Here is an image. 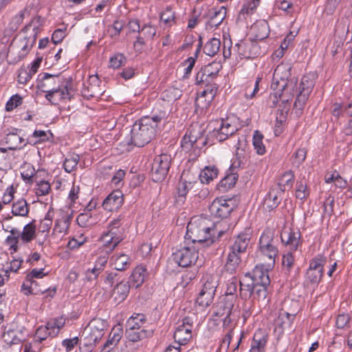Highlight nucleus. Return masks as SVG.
<instances>
[{
	"instance_id": "obj_34",
	"label": "nucleus",
	"mask_w": 352,
	"mask_h": 352,
	"mask_svg": "<svg viewBox=\"0 0 352 352\" xmlns=\"http://www.w3.org/2000/svg\"><path fill=\"white\" fill-rule=\"evenodd\" d=\"M186 173L182 174L180 181L178 184L177 194L179 197H185L188 191L197 184V177H193V180L188 179L186 177Z\"/></svg>"
},
{
	"instance_id": "obj_54",
	"label": "nucleus",
	"mask_w": 352,
	"mask_h": 352,
	"mask_svg": "<svg viewBox=\"0 0 352 352\" xmlns=\"http://www.w3.org/2000/svg\"><path fill=\"white\" fill-rule=\"evenodd\" d=\"M161 21L166 26L171 27L175 23V14L172 8L167 7L160 15Z\"/></svg>"
},
{
	"instance_id": "obj_11",
	"label": "nucleus",
	"mask_w": 352,
	"mask_h": 352,
	"mask_svg": "<svg viewBox=\"0 0 352 352\" xmlns=\"http://www.w3.org/2000/svg\"><path fill=\"white\" fill-rule=\"evenodd\" d=\"M237 207L234 198L218 197L216 198L209 206V211L212 216L225 219L230 216L232 211Z\"/></svg>"
},
{
	"instance_id": "obj_24",
	"label": "nucleus",
	"mask_w": 352,
	"mask_h": 352,
	"mask_svg": "<svg viewBox=\"0 0 352 352\" xmlns=\"http://www.w3.org/2000/svg\"><path fill=\"white\" fill-rule=\"evenodd\" d=\"M251 234L249 230L239 233L234 238L233 243L229 246L228 250L238 254L244 253L250 243Z\"/></svg>"
},
{
	"instance_id": "obj_30",
	"label": "nucleus",
	"mask_w": 352,
	"mask_h": 352,
	"mask_svg": "<svg viewBox=\"0 0 352 352\" xmlns=\"http://www.w3.org/2000/svg\"><path fill=\"white\" fill-rule=\"evenodd\" d=\"M72 216L67 214H63L60 218L57 219L52 230V236L59 237L67 234L69 229Z\"/></svg>"
},
{
	"instance_id": "obj_10",
	"label": "nucleus",
	"mask_w": 352,
	"mask_h": 352,
	"mask_svg": "<svg viewBox=\"0 0 352 352\" xmlns=\"http://www.w3.org/2000/svg\"><path fill=\"white\" fill-rule=\"evenodd\" d=\"M212 124L214 125L212 130V136L215 137L219 142L227 140L239 129L236 119L234 118L217 120Z\"/></svg>"
},
{
	"instance_id": "obj_9",
	"label": "nucleus",
	"mask_w": 352,
	"mask_h": 352,
	"mask_svg": "<svg viewBox=\"0 0 352 352\" xmlns=\"http://www.w3.org/2000/svg\"><path fill=\"white\" fill-rule=\"evenodd\" d=\"M206 143L204 136L195 129L188 130L181 140V147L186 153H191L195 157L200 153L201 148Z\"/></svg>"
},
{
	"instance_id": "obj_5",
	"label": "nucleus",
	"mask_w": 352,
	"mask_h": 352,
	"mask_svg": "<svg viewBox=\"0 0 352 352\" xmlns=\"http://www.w3.org/2000/svg\"><path fill=\"white\" fill-rule=\"evenodd\" d=\"M124 228L122 226V217L120 215L109 223L107 230L100 236V241L105 249V252L111 253L124 239Z\"/></svg>"
},
{
	"instance_id": "obj_19",
	"label": "nucleus",
	"mask_w": 352,
	"mask_h": 352,
	"mask_svg": "<svg viewBox=\"0 0 352 352\" xmlns=\"http://www.w3.org/2000/svg\"><path fill=\"white\" fill-rule=\"evenodd\" d=\"M291 69L292 67L288 63L279 64L274 69L271 88L276 89L277 85L279 84H280V85L282 87H284L287 82H292V80H288L291 76Z\"/></svg>"
},
{
	"instance_id": "obj_49",
	"label": "nucleus",
	"mask_w": 352,
	"mask_h": 352,
	"mask_svg": "<svg viewBox=\"0 0 352 352\" xmlns=\"http://www.w3.org/2000/svg\"><path fill=\"white\" fill-rule=\"evenodd\" d=\"M147 331L144 329H131L126 328V337L133 342L140 341L146 337Z\"/></svg>"
},
{
	"instance_id": "obj_26",
	"label": "nucleus",
	"mask_w": 352,
	"mask_h": 352,
	"mask_svg": "<svg viewBox=\"0 0 352 352\" xmlns=\"http://www.w3.org/2000/svg\"><path fill=\"white\" fill-rule=\"evenodd\" d=\"M109 254V253L106 252L104 254L98 256L94 263V267L86 270L85 276L87 280L91 281L97 279L99 274L104 270L107 263Z\"/></svg>"
},
{
	"instance_id": "obj_25",
	"label": "nucleus",
	"mask_w": 352,
	"mask_h": 352,
	"mask_svg": "<svg viewBox=\"0 0 352 352\" xmlns=\"http://www.w3.org/2000/svg\"><path fill=\"white\" fill-rule=\"evenodd\" d=\"M272 268H269L268 263L257 265L252 270V274L250 276L251 282L262 284L264 285H270V279L268 272Z\"/></svg>"
},
{
	"instance_id": "obj_29",
	"label": "nucleus",
	"mask_w": 352,
	"mask_h": 352,
	"mask_svg": "<svg viewBox=\"0 0 352 352\" xmlns=\"http://www.w3.org/2000/svg\"><path fill=\"white\" fill-rule=\"evenodd\" d=\"M241 255L240 254L228 250L226 262L224 265L226 272L232 275L239 271L241 264Z\"/></svg>"
},
{
	"instance_id": "obj_36",
	"label": "nucleus",
	"mask_w": 352,
	"mask_h": 352,
	"mask_svg": "<svg viewBox=\"0 0 352 352\" xmlns=\"http://www.w3.org/2000/svg\"><path fill=\"white\" fill-rule=\"evenodd\" d=\"M11 212L14 216L27 217L29 213V206L26 200L21 198L14 201Z\"/></svg>"
},
{
	"instance_id": "obj_61",
	"label": "nucleus",
	"mask_w": 352,
	"mask_h": 352,
	"mask_svg": "<svg viewBox=\"0 0 352 352\" xmlns=\"http://www.w3.org/2000/svg\"><path fill=\"white\" fill-rule=\"evenodd\" d=\"M203 67L204 68V72H206L208 76L212 80L217 76L220 69H221V65L219 62L213 61Z\"/></svg>"
},
{
	"instance_id": "obj_52",
	"label": "nucleus",
	"mask_w": 352,
	"mask_h": 352,
	"mask_svg": "<svg viewBox=\"0 0 352 352\" xmlns=\"http://www.w3.org/2000/svg\"><path fill=\"white\" fill-rule=\"evenodd\" d=\"M65 318L62 316L54 318L47 323L50 330H51L52 337L56 336L58 334L60 329L65 326Z\"/></svg>"
},
{
	"instance_id": "obj_56",
	"label": "nucleus",
	"mask_w": 352,
	"mask_h": 352,
	"mask_svg": "<svg viewBox=\"0 0 352 352\" xmlns=\"http://www.w3.org/2000/svg\"><path fill=\"white\" fill-rule=\"evenodd\" d=\"M48 336L52 337V334L51 333V330H50L48 325L46 324L45 326H41L36 329L33 342H36L38 345Z\"/></svg>"
},
{
	"instance_id": "obj_57",
	"label": "nucleus",
	"mask_w": 352,
	"mask_h": 352,
	"mask_svg": "<svg viewBox=\"0 0 352 352\" xmlns=\"http://www.w3.org/2000/svg\"><path fill=\"white\" fill-rule=\"evenodd\" d=\"M11 168V155L6 148H0V170L6 171Z\"/></svg>"
},
{
	"instance_id": "obj_41",
	"label": "nucleus",
	"mask_w": 352,
	"mask_h": 352,
	"mask_svg": "<svg viewBox=\"0 0 352 352\" xmlns=\"http://www.w3.org/2000/svg\"><path fill=\"white\" fill-rule=\"evenodd\" d=\"M30 11L27 8H24L20 10L16 14H15L9 23V28L11 32H16L19 26L22 24L24 19L28 16Z\"/></svg>"
},
{
	"instance_id": "obj_6",
	"label": "nucleus",
	"mask_w": 352,
	"mask_h": 352,
	"mask_svg": "<svg viewBox=\"0 0 352 352\" xmlns=\"http://www.w3.org/2000/svg\"><path fill=\"white\" fill-rule=\"evenodd\" d=\"M200 247L195 245L188 241L180 245L176 249L171 257L173 261L179 267H188L194 265L199 258V249Z\"/></svg>"
},
{
	"instance_id": "obj_62",
	"label": "nucleus",
	"mask_w": 352,
	"mask_h": 352,
	"mask_svg": "<svg viewBox=\"0 0 352 352\" xmlns=\"http://www.w3.org/2000/svg\"><path fill=\"white\" fill-rule=\"evenodd\" d=\"M265 204L270 209L275 208L280 204V199L274 189H270L265 197Z\"/></svg>"
},
{
	"instance_id": "obj_2",
	"label": "nucleus",
	"mask_w": 352,
	"mask_h": 352,
	"mask_svg": "<svg viewBox=\"0 0 352 352\" xmlns=\"http://www.w3.org/2000/svg\"><path fill=\"white\" fill-rule=\"evenodd\" d=\"M224 234V231L218 229V225L202 216H195L188 222L186 228L185 241L206 248L212 245Z\"/></svg>"
},
{
	"instance_id": "obj_27",
	"label": "nucleus",
	"mask_w": 352,
	"mask_h": 352,
	"mask_svg": "<svg viewBox=\"0 0 352 352\" xmlns=\"http://www.w3.org/2000/svg\"><path fill=\"white\" fill-rule=\"evenodd\" d=\"M123 204V195L120 190H114L103 201L102 206L108 211L116 210Z\"/></svg>"
},
{
	"instance_id": "obj_14",
	"label": "nucleus",
	"mask_w": 352,
	"mask_h": 352,
	"mask_svg": "<svg viewBox=\"0 0 352 352\" xmlns=\"http://www.w3.org/2000/svg\"><path fill=\"white\" fill-rule=\"evenodd\" d=\"M107 327L106 320L101 318H94L89 322L88 327L85 329L87 335L85 339L86 344L93 345L99 342L104 334V330Z\"/></svg>"
},
{
	"instance_id": "obj_53",
	"label": "nucleus",
	"mask_w": 352,
	"mask_h": 352,
	"mask_svg": "<svg viewBox=\"0 0 352 352\" xmlns=\"http://www.w3.org/2000/svg\"><path fill=\"white\" fill-rule=\"evenodd\" d=\"M52 225V216L51 215L50 211H48L45 217L41 220L38 226V230L40 232L45 233V236H47L51 229Z\"/></svg>"
},
{
	"instance_id": "obj_43",
	"label": "nucleus",
	"mask_w": 352,
	"mask_h": 352,
	"mask_svg": "<svg viewBox=\"0 0 352 352\" xmlns=\"http://www.w3.org/2000/svg\"><path fill=\"white\" fill-rule=\"evenodd\" d=\"M294 317V315L290 314L287 312L280 314L276 322L275 331H277L278 329L280 328L281 329L280 333H282L284 329L289 328L292 324Z\"/></svg>"
},
{
	"instance_id": "obj_55",
	"label": "nucleus",
	"mask_w": 352,
	"mask_h": 352,
	"mask_svg": "<svg viewBox=\"0 0 352 352\" xmlns=\"http://www.w3.org/2000/svg\"><path fill=\"white\" fill-rule=\"evenodd\" d=\"M293 251H288L283 255L282 265L286 273L289 274L294 267L295 258Z\"/></svg>"
},
{
	"instance_id": "obj_15",
	"label": "nucleus",
	"mask_w": 352,
	"mask_h": 352,
	"mask_svg": "<svg viewBox=\"0 0 352 352\" xmlns=\"http://www.w3.org/2000/svg\"><path fill=\"white\" fill-rule=\"evenodd\" d=\"M234 51L236 52L240 60L254 58L262 53L260 46L256 41H241L235 44Z\"/></svg>"
},
{
	"instance_id": "obj_39",
	"label": "nucleus",
	"mask_w": 352,
	"mask_h": 352,
	"mask_svg": "<svg viewBox=\"0 0 352 352\" xmlns=\"http://www.w3.org/2000/svg\"><path fill=\"white\" fill-rule=\"evenodd\" d=\"M2 339L8 345L18 344L23 340V336L18 330L9 329L3 333Z\"/></svg>"
},
{
	"instance_id": "obj_46",
	"label": "nucleus",
	"mask_w": 352,
	"mask_h": 352,
	"mask_svg": "<svg viewBox=\"0 0 352 352\" xmlns=\"http://www.w3.org/2000/svg\"><path fill=\"white\" fill-rule=\"evenodd\" d=\"M263 135L260 131H255L254 132L252 144L256 153L260 155H264L266 152L265 146L263 142Z\"/></svg>"
},
{
	"instance_id": "obj_17",
	"label": "nucleus",
	"mask_w": 352,
	"mask_h": 352,
	"mask_svg": "<svg viewBox=\"0 0 352 352\" xmlns=\"http://www.w3.org/2000/svg\"><path fill=\"white\" fill-rule=\"evenodd\" d=\"M192 320L186 317L179 324L174 332V339L179 345L186 344L192 338Z\"/></svg>"
},
{
	"instance_id": "obj_59",
	"label": "nucleus",
	"mask_w": 352,
	"mask_h": 352,
	"mask_svg": "<svg viewBox=\"0 0 352 352\" xmlns=\"http://www.w3.org/2000/svg\"><path fill=\"white\" fill-rule=\"evenodd\" d=\"M76 222L82 228L89 227L95 223V221L92 220L91 213L85 211L77 216Z\"/></svg>"
},
{
	"instance_id": "obj_63",
	"label": "nucleus",
	"mask_w": 352,
	"mask_h": 352,
	"mask_svg": "<svg viewBox=\"0 0 352 352\" xmlns=\"http://www.w3.org/2000/svg\"><path fill=\"white\" fill-rule=\"evenodd\" d=\"M214 297V296L200 290L196 302L201 307H206L212 303Z\"/></svg>"
},
{
	"instance_id": "obj_3",
	"label": "nucleus",
	"mask_w": 352,
	"mask_h": 352,
	"mask_svg": "<svg viewBox=\"0 0 352 352\" xmlns=\"http://www.w3.org/2000/svg\"><path fill=\"white\" fill-rule=\"evenodd\" d=\"M37 86L42 92L45 93L46 100L54 105L62 101L70 100L75 93L72 78L60 75L44 73Z\"/></svg>"
},
{
	"instance_id": "obj_60",
	"label": "nucleus",
	"mask_w": 352,
	"mask_h": 352,
	"mask_svg": "<svg viewBox=\"0 0 352 352\" xmlns=\"http://www.w3.org/2000/svg\"><path fill=\"white\" fill-rule=\"evenodd\" d=\"M314 86V81L309 76H303L299 85V91L310 94Z\"/></svg>"
},
{
	"instance_id": "obj_33",
	"label": "nucleus",
	"mask_w": 352,
	"mask_h": 352,
	"mask_svg": "<svg viewBox=\"0 0 352 352\" xmlns=\"http://www.w3.org/2000/svg\"><path fill=\"white\" fill-rule=\"evenodd\" d=\"M123 334L122 328L120 325H116L111 329L109 338L104 344V349H113L120 341Z\"/></svg>"
},
{
	"instance_id": "obj_64",
	"label": "nucleus",
	"mask_w": 352,
	"mask_h": 352,
	"mask_svg": "<svg viewBox=\"0 0 352 352\" xmlns=\"http://www.w3.org/2000/svg\"><path fill=\"white\" fill-rule=\"evenodd\" d=\"M309 195V191L307 189L305 182L300 181L297 182L296 186V197L299 199H305Z\"/></svg>"
},
{
	"instance_id": "obj_12",
	"label": "nucleus",
	"mask_w": 352,
	"mask_h": 352,
	"mask_svg": "<svg viewBox=\"0 0 352 352\" xmlns=\"http://www.w3.org/2000/svg\"><path fill=\"white\" fill-rule=\"evenodd\" d=\"M268 286L253 282L247 283L240 282V296L244 300H263L267 296Z\"/></svg>"
},
{
	"instance_id": "obj_20",
	"label": "nucleus",
	"mask_w": 352,
	"mask_h": 352,
	"mask_svg": "<svg viewBox=\"0 0 352 352\" xmlns=\"http://www.w3.org/2000/svg\"><path fill=\"white\" fill-rule=\"evenodd\" d=\"M300 232L291 228H285L280 234V239L283 244L287 247L289 251H296L301 245L300 239Z\"/></svg>"
},
{
	"instance_id": "obj_4",
	"label": "nucleus",
	"mask_w": 352,
	"mask_h": 352,
	"mask_svg": "<svg viewBox=\"0 0 352 352\" xmlns=\"http://www.w3.org/2000/svg\"><path fill=\"white\" fill-rule=\"evenodd\" d=\"M164 118V113L145 116L136 121L131 130V144L142 147L149 143L155 136L158 123Z\"/></svg>"
},
{
	"instance_id": "obj_42",
	"label": "nucleus",
	"mask_w": 352,
	"mask_h": 352,
	"mask_svg": "<svg viewBox=\"0 0 352 352\" xmlns=\"http://www.w3.org/2000/svg\"><path fill=\"white\" fill-rule=\"evenodd\" d=\"M145 316L142 314H134L126 321V328L140 329L145 323Z\"/></svg>"
},
{
	"instance_id": "obj_16",
	"label": "nucleus",
	"mask_w": 352,
	"mask_h": 352,
	"mask_svg": "<svg viewBox=\"0 0 352 352\" xmlns=\"http://www.w3.org/2000/svg\"><path fill=\"white\" fill-rule=\"evenodd\" d=\"M218 90L216 84L206 85L205 89L201 91L195 99V106L201 111L207 109L213 101Z\"/></svg>"
},
{
	"instance_id": "obj_50",
	"label": "nucleus",
	"mask_w": 352,
	"mask_h": 352,
	"mask_svg": "<svg viewBox=\"0 0 352 352\" xmlns=\"http://www.w3.org/2000/svg\"><path fill=\"white\" fill-rule=\"evenodd\" d=\"M326 262L327 257L324 254H317L309 261V268L324 272V266Z\"/></svg>"
},
{
	"instance_id": "obj_47",
	"label": "nucleus",
	"mask_w": 352,
	"mask_h": 352,
	"mask_svg": "<svg viewBox=\"0 0 352 352\" xmlns=\"http://www.w3.org/2000/svg\"><path fill=\"white\" fill-rule=\"evenodd\" d=\"M79 161V155L76 153H72L68 155L63 162V168L65 170L67 173H71L76 170Z\"/></svg>"
},
{
	"instance_id": "obj_21",
	"label": "nucleus",
	"mask_w": 352,
	"mask_h": 352,
	"mask_svg": "<svg viewBox=\"0 0 352 352\" xmlns=\"http://www.w3.org/2000/svg\"><path fill=\"white\" fill-rule=\"evenodd\" d=\"M269 340L266 330L258 329L254 333L249 352H265Z\"/></svg>"
},
{
	"instance_id": "obj_51",
	"label": "nucleus",
	"mask_w": 352,
	"mask_h": 352,
	"mask_svg": "<svg viewBox=\"0 0 352 352\" xmlns=\"http://www.w3.org/2000/svg\"><path fill=\"white\" fill-rule=\"evenodd\" d=\"M36 228L35 226L30 223L25 225L22 232L19 233V236L24 243L30 242L35 237Z\"/></svg>"
},
{
	"instance_id": "obj_7",
	"label": "nucleus",
	"mask_w": 352,
	"mask_h": 352,
	"mask_svg": "<svg viewBox=\"0 0 352 352\" xmlns=\"http://www.w3.org/2000/svg\"><path fill=\"white\" fill-rule=\"evenodd\" d=\"M236 298L224 296L217 305L214 316L222 318L223 328L229 327L235 318L239 316L238 307H235Z\"/></svg>"
},
{
	"instance_id": "obj_38",
	"label": "nucleus",
	"mask_w": 352,
	"mask_h": 352,
	"mask_svg": "<svg viewBox=\"0 0 352 352\" xmlns=\"http://www.w3.org/2000/svg\"><path fill=\"white\" fill-rule=\"evenodd\" d=\"M203 280L204 284L201 290L214 296L217 287L218 286V280L217 276L213 274H206L204 277Z\"/></svg>"
},
{
	"instance_id": "obj_32",
	"label": "nucleus",
	"mask_w": 352,
	"mask_h": 352,
	"mask_svg": "<svg viewBox=\"0 0 352 352\" xmlns=\"http://www.w3.org/2000/svg\"><path fill=\"white\" fill-rule=\"evenodd\" d=\"M146 276V268L143 265H138L129 277L131 287L138 288L144 282Z\"/></svg>"
},
{
	"instance_id": "obj_45",
	"label": "nucleus",
	"mask_w": 352,
	"mask_h": 352,
	"mask_svg": "<svg viewBox=\"0 0 352 352\" xmlns=\"http://www.w3.org/2000/svg\"><path fill=\"white\" fill-rule=\"evenodd\" d=\"M246 161L247 159L244 150L237 148L236 150L235 157L232 160V164L230 166V169L236 170L243 168L245 166Z\"/></svg>"
},
{
	"instance_id": "obj_31",
	"label": "nucleus",
	"mask_w": 352,
	"mask_h": 352,
	"mask_svg": "<svg viewBox=\"0 0 352 352\" xmlns=\"http://www.w3.org/2000/svg\"><path fill=\"white\" fill-rule=\"evenodd\" d=\"M131 285L129 282L122 280L116 283L112 292V296L117 303L123 302L129 295Z\"/></svg>"
},
{
	"instance_id": "obj_22",
	"label": "nucleus",
	"mask_w": 352,
	"mask_h": 352,
	"mask_svg": "<svg viewBox=\"0 0 352 352\" xmlns=\"http://www.w3.org/2000/svg\"><path fill=\"white\" fill-rule=\"evenodd\" d=\"M227 10L224 6L214 7L210 8L207 14L208 21L206 26L208 28H217L225 19Z\"/></svg>"
},
{
	"instance_id": "obj_18",
	"label": "nucleus",
	"mask_w": 352,
	"mask_h": 352,
	"mask_svg": "<svg viewBox=\"0 0 352 352\" xmlns=\"http://www.w3.org/2000/svg\"><path fill=\"white\" fill-rule=\"evenodd\" d=\"M280 85H277L276 89H272L273 92L270 94V98L272 100L274 105H276L278 102H281L283 104L287 103L294 96V84L293 82H287L284 87Z\"/></svg>"
},
{
	"instance_id": "obj_8",
	"label": "nucleus",
	"mask_w": 352,
	"mask_h": 352,
	"mask_svg": "<svg viewBox=\"0 0 352 352\" xmlns=\"http://www.w3.org/2000/svg\"><path fill=\"white\" fill-rule=\"evenodd\" d=\"M257 252L263 258L269 260V268L274 267L276 258L278 253V249L275 244L274 234L270 230L264 231L261 234L259 238Z\"/></svg>"
},
{
	"instance_id": "obj_48",
	"label": "nucleus",
	"mask_w": 352,
	"mask_h": 352,
	"mask_svg": "<svg viewBox=\"0 0 352 352\" xmlns=\"http://www.w3.org/2000/svg\"><path fill=\"white\" fill-rule=\"evenodd\" d=\"M261 80V77H257L256 80L253 82H248L245 88V98L248 100L252 99L259 90V85Z\"/></svg>"
},
{
	"instance_id": "obj_40",
	"label": "nucleus",
	"mask_w": 352,
	"mask_h": 352,
	"mask_svg": "<svg viewBox=\"0 0 352 352\" xmlns=\"http://www.w3.org/2000/svg\"><path fill=\"white\" fill-rule=\"evenodd\" d=\"M294 174L292 170H288L285 171L280 177L278 186L281 192L291 189L294 182Z\"/></svg>"
},
{
	"instance_id": "obj_58",
	"label": "nucleus",
	"mask_w": 352,
	"mask_h": 352,
	"mask_svg": "<svg viewBox=\"0 0 352 352\" xmlns=\"http://www.w3.org/2000/svg\"><path fill=\"white\" fill-rule=\"evenodd\" d=\"M259 29L261 31L256 34V38L258 40H263L267 38L269 35V26L265 21H262L255 23L252 29L256 30Z\"/></svg>"
},
{
	"instance_id": "obj_13",
	"label": "nucleus",
	"mask_w": 352,
	"mask_h": 352,
	"mask_svg": "<svg viewBox=\"0 0 352 352\" xmlns=\"http://www.w3.org/2000/svg\"><path fill=\"white\" fill-rule=\"evenodd\" d=\"M171 161V156L168 154L163 153L155 157L151 166V177L153 182H159L166 178Z\"/></svg>"
},
{
	"instance_id": "obj_44",
	"label": "nucleus",
	"mask_w": 352,
	"mask_h": 352,
	"mask_svg": "<svg viewBox=\"0 0 352 352\" xmlns=\"http://www.w3.org/2000/svg\"><path fill=\"white\" fill-rule=\"evenodd\" d=\"M220 47V39L217 38H212L204 45V52L209 56H214L219 51Z\"/></svg>"
},
{
	"instance_id": "obj_37",
	"label": "nucleus",
	"mask_w": 352,
	"mask_h": 352,
	"mask_svg": "<svg viewBox=\"0 0 352 352\" xmlns=\"http://www.w3.org/2000/svg\"><path fill=\"white\" fill-rule=\"evenodd\" d=\"M112 265L117 271L126 270L131 265V259L125 254H115L112 257Z\"/></svg>"
},
{
	"instance_id": "obj_23",
	"label": "nucleus",
	"mask_w": 352,
	"mask_h": 352,
	"mask_svg": "<svg viewBox=\"0 0 352 352\" xmlns=\"http://www.w3.org/2000/svg\"><path fill=\"white\" fill-rule=\"evenodd\" d=\"M21 130L13 129L11 132L6 134L4 140L6 144L8 145L9 150L23 149L28 143H26V139H24L21 135Z\"/></svg>"
},
{
	"instance_id": "obj_28",
	"label": "nucleus",
	"mask_w": 352,
	"mask_h": 352,
	"mask_svg": "<svg viewBox=\"0 0 352 352\" xmlns=\"http://www.w3.org/2000/svg\"><path fill=\"white\" fill-rule=\"evenodd\" d=\"M53 138V133L50 130H34L32 134L27 138L25 142L36 146L47 141L52 142Z\"/></svg>"
},
{
	"instance_id": "obj_35",
	"label": "nucleus",
	"mask_w": 352,
	"mask_h": 352,
	"mask_svg": "<svg viewBox=\"0 0 352 352\" xmlns=\"http://www.w3.org/2000/svg\"><path fill=\"white\" fill-rule=\"evenodd\" d=\"M218 169L215 166H206L199 173L198 177L201 184H209L217 177Z\"/></svg>"
},
{
	"instance_id": "obj_1",
	"label": "nucleus",
	"mask_w": 352,
	"mask_h": 352,
	"mask_svg": "<svg viewBox=\"0 0 352 352\" xmlns=\"http://www.w3.org/2000/svg\"><path fill=\"white\" fill-rule=\"evenodd\" d=\"M44 19L41 16H34L29 23L21 30L23 36L12 43L9 47L4 45L0 52V58H7L10 53V47H12V54L14 55L12 63L16 64L24 59L34 45L37 36L40 33Z\"/></svg>"
}]
</instances>
